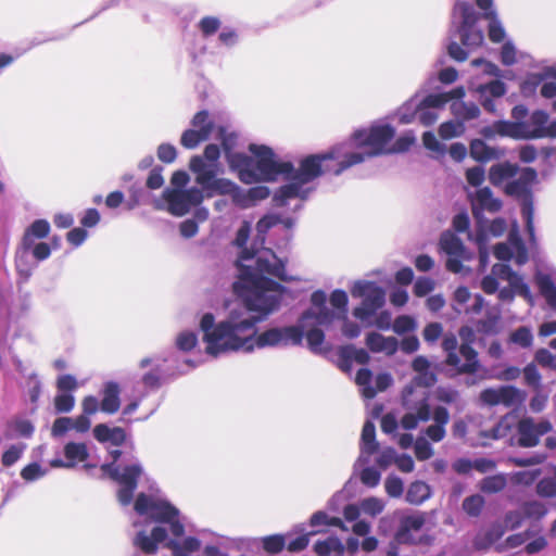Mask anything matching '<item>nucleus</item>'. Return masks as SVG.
Listing matches in <instances>:
<instances>
[{
  "mask_svg": "<svg viewBox=\"0 0 556 556\" xmlns=\"http://www.w3.org/2000/svg\"><path fill=\"white\" fill-rule=\"evenodd\" d=\"M93 437L100 443L110 442L114 446H121L126 441V432L123 428H110L105 424H99L93 428Z\"/></svg>",
  "mask_w": 556,
  "mask_h": 556,
  "instance_id": "nucleus-33",
  "label": "nucleus"
},
{
  "mask_svg": "<svg viewBox=\"0 0 556 556\" xmlns=\"http://www.w3.org/2000/svg\"><path fill=\"white\" fill-rule=\"evenodd\" d=\"M500 315L488 313L484 318L478 320L477 331L486 336L497 334L500 332Z\"/></svg>",
  "mask_w": 556,
  "mask_h": 556,
  "instance_id": "nucleus-50",
  "label": "nucleus"
},
{
  "mask_svg": "<svg viewBox=\"0 0 556 556\" xmlns=\"http://www.w3.org/2000/svg\"><path fill=\"white\" fill-rule=\"evenodd\" d=\"M190 169L195 174V181L202 187L201 191L216 178L214 164L206 163L202 156L195 155L190 160Z\"/></svg>",
  "mask_w": 556,
  "mask_h": 556,
  "instance_id": "nucleus-30",
  "label": "nucleus"
},
{
  "mask_svg": "<svg viewBox=\"0 0 556 556\" xmlns=\"http://www.w3.org/2000/svg\"><path fill=\"white\" fill-rule=\"evenodd\" d=\"M362 513L376 517L384 509V502L381 498L369 496L359 502Z\"/></svg>",
  "mask_w": 556,
  "mask_h": 556,
  "instance_id": "nucleus-54",
  "label": "nucleus"
},
{
  "mask_svg": "<svg viewBox=\"0 0 556 556\" xmlns=\"http://www.w3.org/2000/svg\"><path fill=\"white\" fill-rule=\"evenodd\" d=\"M304 336L306 337L309 350L313 353H318L320 345L325 341L324 331L319 327L311 326L308 329H305Z\"/></svg>",
  "mask_w": 556,
  "mask_h": 556,
  "instance_id": "nucleus-53",
  "label": "nucleus"
},
{
  "mask_svg": "<svg viewBox=\"0 0 556 556\" xmlns=\"http://www.w3.org/2000/svg\"><path fill=\"white\" fill-rule=\"evenodd\" d=\"M242 197H240V201H238V205L241 207H250L254 205L257 201L265 200L269 197L270 190L265 186H255L250 188L249 190H244L241 188Z\"/></svg>",
  "mask_w": 556,
  "mask_h": 556,
  "instance_id": "nucleus-41",
  "label": "nucleus"
},
{
  "mask_svg": "<svg viewBox=\"0 0 556 556\" xmlns=\"http://www.w3.org/2000/svg\"><path fill=\"white\" fill-rule=\"evenodd\" d=\"M190 169L195 174V181L202 187L201 191L216 178L214 164L206 163L202 156L195 155L190 160Z\"/></svg>",
  "mask_w": 556,
  "mask_h": 556,
  "instance_id": "nucleus-27",
  "label": "nucleus"
},
{
  "mask_svg": "<svg viewBox=\"0 0 556 556\" xmlns=\"http://www.w3.org/2000/svg\"><path fill=\"white\" fill-rule=\"evenodd\" d=\"M249 151L252 155L230 156V168L238 174L243 184L248 185L258 181H275L280 175L291 180L281 186L273 197L275 205L279 207L286 206L292 199L306 200L312 189L305 188L304 185L323 175L311 176L309 172H305L304 163L309 155L300 162L299 168H295L291 162L277 161L273 149L267 146L251 143Z\"/></svg>",
  "mask_w": 556,
  "mask_h": 556,
  "instance_id": "nucleus-3",
  "label": "nucleus"
},
{
  "mask_svg": "<svg viewBox=\"0 0 556 556\" xmlns=\"http://www.w3.org/2000/svg\"><path fill=\"white\" fill-rule=\"evenodd\" d=\"M451 111L456 121L463 123L476 119L480 116V108L475 102L454 101L451 104Z\"/></svg>",
  "mask_w": 556,
  "mask_h": 556,
  "instance_id": "nucleus-38",
  "label": "nucleus"
},
{
  "mask_svg": "<svg viewBox=\"0 0 556 556\" xmlns=\"http://www.w3.org/2000/svg\"><path fill=\"white\" fill-rule=\"evenodd\" d=\"M433 424L425 428L424 434L432 442H441L446 435V425L450 421V413L445 406L438 405L431 410Z\"/></svg>",
  "mask_w": 556,
  "mask_h": 556,
  "instance_id": "nucleus-22",
  "label": "nucleus"
},
{
  "mask_svg": "<svg viewBox=\"0 0 556 556\" xmlns=\"http://www.w3.org/2000/svg\"><path fill=\"white\" fill-rule=\"evenodd\" d=\"M478 14L470 0H454V27L462 33L465 42L481 41V33L475 24Z\"/></svg>",
  "mask_w": 556,
  "mask_h": 556,
  "instance_id": "nucleus-13",
  "label": "nucleus"
},
{
  "mask_svg": "<svg viewBox=\"0 0 556 556\" xmlns=\"http://www.w3.org/2000/svg\"><path fill=\"white\" fill-rule=\"evenodd\" d=\"M190 169L195 174V181L202 187L201 191L216 178L214 164L206 163L202 156L195 155L190 160Z\"/></svg>",
  "mask_w": 556,
  "mask_h": 556,
  "instance_id": "nucleus-29",
  "label": "nucleus"
},
{
  "mask_svg": "<svg viewBox=\"0 0 556 556\" xmlns=\"http://www.w3.org/2000/svg\"><path fill=\"white\" fill-rule=\"evenodd\" d=\"M403 407L407 410L401 418V426L405 430H414L419 422H427L431 418V407L425 392L413 399V386H405L402 392Z\"/></svg>",
  "mask_w": 556,
  "mask_h": 556,
  "instance_id": "nucleus-11",
  "label": "nucleus"
},
{
  "mask_svg": "<svg viewBox=\"0 0 556 556\" xmlns=\"http://www.w3.org/2000/svg\"><path fill=\"white\" fill-rule=\"evenodd\" d=\"M417 328L416 320L408 315H401L395 318L392 329L397 334H404L414 331Z\"/></svg>",
  "mask_w": 556,
  "mask_h": 556,
  "instance_id": "nucleus-61",
  "label": "nucleus"
},
{
  "mask_svg": "<svg viewBox=\"0 0 556 556\" xmlns=\"http://www.w3.org/2000/svg\"><path fill=\"white\" fill-rule=\"evenodd\" d=\"M355 382L359 386L362 395L365 399H374L376 389L371 386L372 372L368 368H361L355 377Z\"/></svg>",
  "mask_w": 556,
  "mask_h": 556,
  "instance_id": "nucleus-49",
  "label": "nucleus"
},
{
  "mask_svg": "<svg viewBox=\"0 0 556 556\" xmlns=\"http://www.w3.org/2000/svg\"><path fill=\"white\" fill-rule=\"evenodd\" d=\"M237 135L235 132H228L224 127H218L216 139L220 140L222 147L225 153V157L230 165V156L244 154L243 152H235L233 148L237 143Z\"/></svg>",
  "mask_w": 556,
  "mask_h": 556,
  "instance_id": "nucleus-48",
  "label": "nucleus"
},
{
  "mask_svg": "<svg viewBox=\"0 0 556 556\" xmlns=\"http://www.w3.org/2000/svg\"><path fill=\"white\" fill-rule=\"evenodd\" d=\"M471 203V211L473 217L478 223H482L484 212L495 214L502 208V201L495 198L492 190L489 187H482L477 189L473 193H469Z\"/></svg>",
  "mask_w": 556,
  "mask_h": 556,
  "instance_id": "nucleus-18",
  "label": "nucleus"
},
{
  "mask_svg": "<svg viewBox=\"0 0 556 556\" xmlns=\"http://www.w3.org/2000/svg\"><path fill=\"white\" fill-rule=\"evenodd\" d=\"M163 199L167 203V211L174 216H184L189 211L203 202L204 194L201 189L192 187L189 189H165Z\"/></svg>",
  "mask_w": 556,
  "mask_h": 556,
  "instance_id": "nucleus-14",
  "label": "nucleus"
},
{
  "mask_svg": "<svg viewBox=\"0 0 556 556\" xmlns=\"http://www.w3.org/2000/svg\"><path fill=\"white\" fill-rule=\"evenodd\" d=\"M353 298H362L359 306L353 309V315L359 320L372 317L386 303V291L372 281L358 280L351 289Z\"/></svg>",
  "mask_w": 556,
  "mask_h": 556,
  "instance_id": "nucleus-10",
  "label": "nucleus"
},
{
  "mask_svg": "<svg viewBox=\"0 0 556 556\" xmlns=\"http://www.w3.org/2000/svg\"><path fill=\"white\" fill-rule=\"evenodd\" d=\"M64 456L74 467L76 462H85L89 457L88 447L85 443L68 442L64 446Z\"/></svg>",
  "mask_w": 556,
  "mask_h": 556,
  "instance_id": "nucleus-47",
  "label": "nucleus"
},
{
  "mask_svg": "<svg viewBox=\"0 0 556 556\" xmlns=\"http://www.w3.org/2000/svg\"><path fill=\"white\" fill-rule=\"evenodd\" d=\"M165 546L172 551L173 556H192L201 548V541L194 536H187L181 542L168 540Z\"/></svg>",
  "mask_w": 556,
  "mask_h": 556,
  "instance_id": "nucleus-37",
  "label": "nucleus"
},
{
  "mask_svg": "<svg viewBox=\"0 0 556 556\" xmlns=\"http://www.w3.org/2000/svg\"><path fill=\"white\" fill-rule=\"evenodd\" d=\"M552 430V424L548 420L535 422L532 418L526 417L517 425L518 444L522 447H533L538 445L540 438Z\"/></svg>",
  "mask_w": 556,
  "mask_h": 556,
  "instance_id": "nucleus-17",
  "label": "nucleus"
},
{
  "mask_svg": "<svg viewBox=\"0 0 556 556\" xmlns=\"http://www.w3.org/2000/svg\"><path fill=\"white\" fill-rule=\"evenodd\" d=\"M525 399V393L514 386L488 388L480 393V400L490 406L504 405L513 407L520 405Z\"/></svg>",
  "mask_w": 556,
  "mask_h": 556,
  "instance_id": "nucleus-16",
  "label": "nucleus"
},
{
  "mask_svg": "<svg viewBox=\"0 0 556 556\" xmlns=\"http://www.w3.org/2000/svg\"><path fill=\"white\" fill-rule=\"evenodd\" d=\"M535 179L536 172L533 168H527L519 178L509 181L505 187V192L508 195L515 197L519 202L526 231L531 242L535 240L533 222L534 198L531 190V186Z\"/></svg>",
  "mask_w": 556,
  "mask_h": 556,
  "instance_id": "nucleus-9",
  "label": "nucleus"
},
{
  "mask_svg": "<svg viewBox=\"0 0 556 556\" xmlns=\"http://www.w3.org/2000/svg\"><path fill=\"white\" fill-rule=\"evenodd\" d=\"M465 130V125L458 121H448L440 125L439 135L442 139L459 137Z\"/></svg>",
  "mask_w": 556,
  "mask_h": 556,
  "instance_id": "nucleus-57",
  "label": "nucleus"
},
{
  "mask_svg": "<svg viewBox=\"0 0 556 556\" xmlns=\"http://www.w3.org/2000/svg\"><path fill=\"white\" fill-rule=\"evenodd\" d=\"M414 452L418 460H427L433 455V447L425 437H418L414 443Z\"/></svg>",
  "mask_w": 556,
  "mask_h": 556,
  "instance_id": "nucleus-62",
  "label": "nucleus"
},
{
  "mask_svg": "<svg viewBox=\"0 0 556 556\" xmlns=\"http://www.w3.org/2000/svg\"><path fill=\"white\" fill-rule=\"evenodd\" d=\"M378 451V442L376 441V427L370 420H367L362 430L361 435V455L357 458L356 465H366L369 463V457Z\"/></svg>",
  "mask_w": 556,
  "mask_h": 556,
  "instance_id": "nucleus-24",
  "label": "nucleus"
},
{
  "mask_svg": "<svg viewBox=\"0 0 556 556\" xmlns=\"http://www.w3.org/2000/svg\"><path fill=\"white\" fill-rule=\"evenodd\" d=\"M399 340L395 337H384L379 332H369L366 336V345L374 353L393 355L399 350Z\"/></svg>",
  "mask_w": 556,
  "mask_h": 556,
  "instance_id": "nucleus-31",
  "label": "nucleus"
},
{
  "mask_svg": "<svg viewBox=\"0 0 556 556\" xmlns=\"http://www.w3.org/2000/svg\"><path fill=\"white\" fill-rule=\"evenodd\" d=\"M447 103L446 94H428L417 103L416 113L417 119L424 126H431L438 119V114L434 111Z\"/></svg>",
  "mask_w": 556,
  "mask_h": 556,
  "instance_id": "nucleus-20",
  "label": "nucleus"
},
{
  "mask_svg": "<svg viewBox=\"0 0 556 556\" xmlns=\"http://www.w3.org/2000/svg\"><path fill=\"white\" fill-rule=\"evenodd\" d=\"M510 341L523 349H527L532 345L533 334L528 327L521 326L511 332Z\"/></svg>",
  "mask_w": 556,
  "mask_h": 556,
  "instance_id": "nucleus-58",
  "label": "nucleus"
},
{
  "mask_svg": "<svg viewBox=\"0 0 556 556\" xmlns=\"http://www.w3.org/2000/svg\"><path fill=\"white\" fill-rule=\"evenodd\" d=\"M509 243L514 248L515 261L518 265H523L528 261V252L522 239L517 230H513L508 236Z\"/></svg>",
  "mask_w": 556,
  "mask_h": 556,
  "instance_id": "nucleus-51",
  "label": "nucleus"
},
{
  "mask_svg": "<svg viewBox=\"0 0 556 556\" xmlns=\"http://www.w3.org/2000/svg\"><path fill=\"white\" fill-rule=\"evenodd\" d=\"M121 389L119 386L114 381H109L104 384L102 390V400L100 403V409L106 414H115L121 407Z\"/></svg>",
  "mask_w": 556,
  "mask_h": 556,
  "instance_id": "nucleus-34",
  "label": "nucleus"
},
{
  "mask_svg": "<svg viewBox=\"0 0 556 556\" xmlns=\"http://www.w3.org/2000/svg\"><path fill=\"white\" fill-rule=\"evenodd\" d=\"M110 455L113 462L103 464L101 470L119 484L117 498L121 505H129L132 502L134 492L138 485V478L142 473V466L139 462H134L130 465L124 466L121 471L116 462L121 457L122 452L119 450H112Z\"/></svg>",
  "mask_w": 556,
  "mask_h": 556,
  "instance_id": "nucleus-8",
  "label": "nucleus"
},
{
  "mask_svg": "<svg viewBox=\"0 0 556 556\" xmlns=\"http://www.w3.org/2000/svg\"><path fill=\"white\" fill-rule=\"evenodd\" d=\"M50 232V224L46 219L35 220L25 231L22 239V249L28 251L33 248L35 239H43Z\"/></svg>",
  "mask_w": 556,
  "mask_h": 556,
  "instance_id": "nucleus-36",
  "label": "nucleus"
},
{
  "mask_svg": "<svg viewBox=\"0 0 556 556\" xmlns=\"http://www.w3.org/2000/svg\"><path fill=\"white\" fill-rule=\"evenodd\" d=\"M548 122V114L545 111L536 110L527 122H522L523 139L544 138V129Z\"/></svg>",
  "mask_w": 556,
  "mask_h": 556,
  "instance_id": "nucleus-32",
  "label": "nucleus"
},
{
  "mask_svg": "<svg viewBox=\"0 0 556 556\" xmlns=\"http://www.w3.org/2000/svg\"><path fill=\"white\" fill-rule=\"evenodd\" d=\"M202 192L206 198H213L216 194L230 195L236 205H238V201L242 197L241 188L237 184L229 179L217 177Z\"/></svg>",
  "mask_w": 556,
  "mask_h": 556,
  "instance_id": "nucleus-25",
  "label": "nucleus"
},
{
  "mask_svg": "<svg viewBox=\"0 0 556 556\" xmlns=\"http://www.w3.org/2000/svg\"><path fill=\"white\" fill-rule=\"evenodd\" d=\"M469 153L473 160L482 163L498 160L504 155L502 149L490 147L481 139H473L470 142Z\"/></svg>",
  "mask_w": 556,
  "mask_h": 556,
  "instance_id": "nucleus-35",
  "label": "nucleus"
},
{
  "mask_svg": "<svg viewBox=\"0 0 556 556\" xmlns=\"http://www.w3.org/2000/svg\"><path fill=\"white\" fill-rule=\"evenodd\" d=\"M538 288L541 294L545 298L546 302L556 308V285L551 276L546 274H539L535 277Z\"/></svg>",
  "mask_w": 556,
  "mask_h": 556,
  "instance_id": "nucleus-44",
  "label": "nucleus"
},
{
  "mask_svg": "<svg viewBox=\"0 0 556 556\" xmlns=\"http://www.w3.org/2000/svg\"><path fill=\"white\" fill-rule=\"evenodd\" d=\"M509 283V288L514 290L515 295H519L527 300L528 302H532V294L529 286L523 280L522 276L516 273L511 278L507 280Z\"/></svg>",
  "mask_w": 556,
  "mask_h": 556,
  "instance_id": "nucleus-52",
  "label": "nucleus"
},
{
  "mask_svg": "<svg viewBox=\"0 0 556 556\" xmlns=\"http://www.w3.org/2000/svg\"><path fill=\"white\" fill-rule=\"evenodd\" d=\"M26 445L24 443L12 444L7 448L1 458V463L4 467H11L14 465L23 455Z\"/></svg>",
  "mask_w": 556,
  "mask_h": 556,
  "instance_id": "nucleus-56",
  "label": "nucleus"
},
{
  "mask_svg": "<svg viewBox=\"0 0 556 556\" xmlns=\"http://www.w3.org/2000/svg\"><path fill=\"white\" fill-rule=\"evenodd\" d=\"M518 172V166L509 162H502L491 166L489 170V180L493 186H500L508 178L514 177Z\"/></svg>",
  "mask_w": 556,
  "mask_h": 556,
  "instance_id": "nucleus-40",
  "label": "nucleus"
},
{
  "mask_svg": "<svg viewBox=\"0 0 556 556\" xmlns=\"http://www.w3.org/2000/svg\"><path fill=\"white\" fill-rule=\"evenodd\" d=\"M314 551L319 556H328L331 553H334L336 555L340 556L344 552V545L342 544L339 538L329 536L326 540L317 541L314 544Z\"/></svg>",
  "mask_w": 556,
  "mask_h": 556,
  "instance_id": "nucleus-45",
  "label": "nucleus"
},
{
  "mask_svg": "<svg viewBox=\"0 0 556 556\" xmlns=\"http://www.w3.org/2000/svg\"><path fill=\"white\" fill-rule=\"evenodd\" d=\"M506 85L500 79H492L475 87V93L482 108L492 114H497L495 100L506 93Z\"/></svg>",
  "mask_w": 556,
  "mask_h": 556,
  "instance_id": "nucleus-19",
  "label": "nucleus"
},
{
  "mask_svg": "<svg viewBox=\"0 0 556 556\" xmlns=\"http://www.w3.org/2000/svg\"><path fill=\"white\" fill-rule=\"evenodd\" d=\"M484 498L480 494H473L468 497H466L463 501V509L466 511L467 515L471 517H477L480 515L483 506H484Z\"/></svg>",
  "mask_w": 556,
  "mask_h": 556,
  "instance_id": "nucleus-55",
  "label": "nucleus"
},
{
  "mask_svg": "<svg viewBox=\"0 0 556 556\" xmlns=\"http://www.w3.org/2000/svg\"><path fill=\"white\" fill-rule=\"evenodd\" d=\"M430 496V485L424 481L417 480L409 484L405 494V501L410 505L419 506L429 500Z\"/></svg>",
  "mask_w": 556,
  "mask_h": 556,
  "instance_id": "nucleus-39",
  "label": "nucleus"
},
{
  "mask_svg": "<svg viewBox=\"0 0 556 556\" xmlns=\"http://www.w3.org/2000/svg\"><path fill=\"white\" fill-rule=\"evenodd\" d=\"M167 539V530L162 526H156L148 535L146 531H139L134 539V544L146 554H154L157 551V544Z\"/></svg>",
  "mask_w": 556,
  "mask_h": 556,
  "instance_id": "nucleus-23",
  "label": "nucleus"
},
{
  "mask_svg": "<svg viewBox=\"0 0 556 556\" xmlns=\"http://www.w3.org/2000/svg\"><path fill=\"white\" fill-rule=\"evenodd\" d=\"M426 523V514L419 510L402 511L397 516V527L394 540L402 545H415V533L419 532Z\"/></svg>",
  "mask_w": 556,
  "mask_h": 556,
  "instance_id": "nucleus-15",
  "label": "nucleus"
},
{
  "mask_svg": "<svg viewBox=\"0 0 556 556\" xmlns=\"http://www.w3.org/2000/svg\"><path fill=\"white\" fill-rule=\"evenodd\" d=\"M395 129L389 124L372 125L355 130L351 137L332 146L329 150L311 154L304 163L305 172L340 176L349 168L367 159L388 154L387 144L393 139Z\"/></svg>",
  "mask_w": 556,
  "mask_h": 556,
  "instance_id": "nucleus-4",
  "label": "nucleus"
},
{
  "mask_svg": "<svg viewBox=\"0 0 556 556\" xmlns=\"http://www.w3.org/2000/svg\"><path fill=\"white\" fill-rule=\"evenodd\" d=\"M190 169L195 174V181L202 187L201 191L216 178L214 164L206 163L202 156L195 155L190 160Z\"/></svg>",
  "mask_w": 556,
  "mask_h": 556,
  "instance_id": "nucleus-28",
  "label": "nucleus"
},
{
  "mask_svg": "<svg viewBox=\"0 0 556 556\" xmlns=\"http://www.w3.org/2000/svg\"><path fill=\"white\" fill-rule=\"evenodd\" d=\"M459 336L463 343L454 333L443 337L442 349L446 354L445 364L456 369L458 374L475 375L480 368L477 351L471 346L472 330L469 327H462Z\"/></svg>",
  "mask_w": 556,
  "mask_h": 556,
  "instance_id": "nucleus-6",
  "label": "nucleus"
},
{
  "mask_svg": "<svg viewBox=\"0 0 556 556\" xmlns=\"http://www.w3.org/2000/svg\"><path fill=\"white\" fill-rule=\"evenodd\" d=\"M334 319V314L328 307L324 308H308L299 319L298 327L304 332L311 326L320 327L328 326Z\"/></svg>",
  "mask_w": 556,
  "mask_h": 556,
  "instance_id": "nucleus-26",
  "label": "nucleus"
},
{
  "mask_svg": "<svg viewBox=\"0 0 556 556\" xmlns=\"http://www.w3.org/2000/svg\"><path fill=\"white\" fill-rule=\"evenodd\" d=\"M506 485L507 478L504 473L484 477L479 483L481 492L488 494L498 493L503 491L506 488Z\"/></svg>",
  "mask_w": 556,
  "mask_h": 556,
  "instance_id": "nucleus-46",
  "label": "nucleus"
},
{
  "mask_svg": "<svg viewBox=\"0 0 556 556\" xmlns=\"http://www.w3.org/2000/svg\"><path fill=\"white\" fill-rule=\"evenodd\" d=\"M220 20L216 16H204L198 23V28L202 36L207 38L220 28Z\"/></svg>",
  "mask_w": 556,
  "mask_h": 556,
  "instance_id": "nucleus-60",
  "label": "nucleus"
},
{
  "mask_svg": "<svg viewBox=\"0 0 556 556\" xmlns=\"http://www.w3.org/2000/svg\"><path fill=\"white\" fill-rule=\"evenodd\" d=\"M536 493L542 497L556 496V477L543 478L536 484Z\"/></svg>",
  "mask_w": 556,
  "mask_h": 556,
  "instance_id": "nucleus-64",
  "label": "nucleus"
},
{
  "mask_svg": "<svg viewBox=\"0 0 556 556\" xmlns=\"http://www.w3.org/2000/svg\"><path fill=\"white\" fill-rule=\"evenodd\" d=\"M251 224L243 222L237 230L232 244L241 252L236 261L238 279L233 282V292L244 299L250 307L263 309L265 315L276 311L286 288L269 277L281 281L291 280L286 273V263L271 250L257 254L248 249Z\"/></svg>",
  "mask_w": 556,
  "mask_h": 556,
  "instance_id": "nucleus-2",
  "label": "nucleus"
},
{
  "mask_svg": "<svg viewBox=\"0 0 556 556\" xmlns=\"http://www.w3.org/2000/svg\"><path fill=\"white\" fill-rule=\"evenodd\" d=\"M342 357L345 359L354 361L358 364L365 365L369 362L370 357L368 352L362 348H355L353 345H348L342 350Z\"/></svg>",
  "mask_w": 556,
  "mask_h": 556,
  "instance_id": "nucleus-59",
  "label": "nucleus"
},
{
  "mask_svg": "<svg viewBox=\"0 0 556 556\" xmlns=\"http://www.w3.org/2000/svg\"><path fill=\"white\" fill-rule=\"evenodd\" d=\"M475 4L480 9L482 12L479 13L475 10V12L478 14L477 18L475 20V24L477 28L481 33V41L477 43L472 42H465L464 38L462 37V33L455 29L454 27V9L452 10V20H451V27H450V38L448 43L446 46L448 55L457 61L463 62L467 60L468 58V51L465 50L463 47L467 49H475L480 47L484 41V30L482 26L480 25V20L484 18L489 21V38L492 42L498 43L502 42L505 39L506 31L505 28L497 15V12L494 8V1L493 0H475Z\"/></svg>",
  "mask_w": 556,
  "mask_h": 556,
  "instance_id": "nucleus-5",
  "label": "nucleus"
},
{
  "mask_svg": "<svg viewBox=\"0 0 556 556\" xmlns=\"http://www.w3.org/2000/svg\"><path fill=\"white\" fill-rule=\"evenodd\" d=\"M515 422V416L507 414L502 417L490 430H483L481 435L488 439H502L508 434Z\"/></svg>",
  "mask_w": 556,
  "mask_h": 556,
  "instance_id": "nucleus-42",
  "label": "nucleus"
},
{
  "mask_svg": "<svg viewBox=\"0 0 556 556\" xmlns=\"http://www.w3.org/2000/svg\"><path fill=\"white\" fill-rule=\"evenodd\" d=\"M198 343V336L194 331H182L176 338V346L182 352L191 351Z\"/></svg>",
  "mask_w": 556,
  "mask_h": 556,
  "instance_id": "nucleus-63",
  "label": "nucleus"
},
{
  "mask_svg": "<svg viewBox=\"0 0 556 556\" xmlns=\"http://www.w3.org/2000/svg\"><path fill=\"white\" fill-rule=\"evenodd\" d=\"M134 508L140 516H146L159 523L168 525L169 531L175 538L184 535L185 527L179 519V509L167 500L139 493Z\"/></svg>",
  "mask_w": 556,
  "mask_h": 556,
  "instance_id": "nucleus-7",
  "label": "nucleus"
},
{
  "mask_svg": "<svg viewBox=\"0 0 556 556\" xmlns=\"http://www.w3.org/2000/svg\"><path fill=\"white\" fill-rule=\"evenodd\" d=\"M439 245L441 251L447 255L445 264L447 270L454 274L464 269V261H470L473 257L472 252L465 247L462 239L450 230L441 233Z\"/></svg>",
  "mask_w": 556,
  "mask_h": 556,
  "instance_id": "nucleus-12",
  "label": "nucleus"
},
{
  "mask_svg": "<svg viewBox=\"0 0 556 556\" xmlns=\"http://www.w3.org/2000/svg\"><path fill=\"white\" fill-rule=\"evenodd\" d=\"M523 128L522 122L496 121L491 125L482 127L480 134L485 139H494L497 136L523 139Z\"/></svg>",
  "mask_w": 556,
  "mask_h": 556,
  "instance_id": "nucleus-21",
  "label": "nucleus"
},
{
  "mask_svg": "<svg viewBox=\"0 0 556 556\" xmlns=\"http://www.w3.org/2000/svg\"><path fill=\"white\" fill-rule=\"evenodd\" d=\"M191 125H192L193 129L198 130L206 140L210 139V137L215 128V123L212 119L208 111H206V110H202V111L198 112L193 116V118L191 121Z\"/></svg>",
  "mask_w": 556,
  "mask_h": 556,
  "instance_id": "nucleus-43",
  "label": "nucleus"
},
{
  "mask_svg": "<svg viewBox=\"0 0 556 556\" xmlns=\"http://www.w3.org/2000/svg\"><path fill=\"white\" fill-rule=\"evenodd\" d=\"M243 300L244 305L235 308L229 316L216 324L212 313H205L200 320V330L203 332V341L206 343V353L218 356L222 353L243 350L252 352L254 348H274L300 345L303 340V331L296 325L269 328L255 337V325L264 320L270 313L252 308Z\"/></svg>",
  "mask_w": 556,
  "mask_h": 556,
  "instance_id": "nucleus-1",
  "label": "nucleus"
}]
</instances>
